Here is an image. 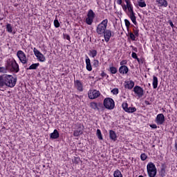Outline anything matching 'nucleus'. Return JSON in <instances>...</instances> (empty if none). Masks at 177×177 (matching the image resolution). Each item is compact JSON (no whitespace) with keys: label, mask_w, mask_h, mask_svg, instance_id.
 Here are the masks:
<instances>
[{"label":"nucleus","mask_w":177,"mask_h":177,"mask_svg":"<svg viewBox=\"0 0 177 177\" xmlns=\"http://www.w3.org/2000/svg\"><path fill=\"white\" fill-rule=\"evenodd\" d=\"M17 78H15L12 75H4V85L8 88H13L16 86Z\"/></svg>","instance_id":"1"},{"label":"nucleus","mask_w":177,"mask_h":177,"mask_svg":"<svg viewBox=\"0 0 177 177\" xmlns=\"http://www.w3.org/2000/svg\"><path fill=\"white\" fill-rule=\"evenodd\" d=\"M125 2L127 5V9L130 13V19L131 21L136 26L138 24V22H136V17L135 16V12H133V6H132V4H131V1L129 0H125Z\"/></svg>","instance_id":"2"},{"label":"nucleus","mask_w":177,"mask_h":177,"mask_svg":"<svg viewBox=\"0 0 177 177\" xmlns=\"http://www.w3.org/2000/svg\"><path fill=\"white\" fill-rule=\"evenodd\" d=\"M109 23V20L104 19L103 20L97 27L96 31L97 33L100 35H103L104 32L106 31V28H107V24Z\"/></svg>","instance_id":"3"},{"label":"nucleus","mask_w":177,"mask_h":177,"mask_svg":"<svg viewBox=\"0 0 177 177\" xmlns=\"http://www.w3.org/2000/svg\"><path fill=\"white\" fill-rule=\"evenodd\" d=\"M147 169L149 177H156V175H157V168L154 163L151 162L148 163Z\"/></svg>","instance_id":"4"},{"label":"nucleus","mask_w":177,"mask_h":177,"mask_svg":"<svg viewBox=\"0 0 177 177\" xmlns=\"http://www.w3.org/2000/svg\"><path fill=\"white\" fill-rule=\"evenodd\" d=\"M104 106L108 110H113L115 107V103L113 98L107 97L104 100Z\"/></svg>","instance_id":"5"},{"label":"nucleus","mask_w":177,"mask_h":177,"mask_svg":"<svg viewBox=\"0 0 177 177\" xmlns=\"http://www.w3.org/2000/svg\"><path fill=\"white\" fill-rule=\"evenodd\" d=\"M17 56L22 64H26V63L28 62V59H27V56H26V54L24 52H23V50H18L17 53Z\"/></svg>","instance_id":"6"},{"label":"nucleus","mask_w":177,"mask_h":177,"mask_svg":"<svg viewBox=\"0 0 177 177\" xmlns=\"http://www.w3.org/2000/svg\"><path fill=\"white\" fill-rule=\"evenodd\" d=\"M9 65L12 67L11 71L12 73H19L20 71V68H19V64L16 62V60L12 59L9 62Z\"/></svg>","instance_id":"7"},{"label":"nucleus","mask_w":177,"mask_h":177,"mask_svg":"<svg viewBox=\"0 0 177 177\" xmlns=\"http://www.w3.org/2000/svg\"><path fill=\"white\" fill-rule=\"evenodd\" d=\"M133 92L137 95L138 97H142L145 95L143 88L139 86H136L133 88Z\"/></svg>","instance_id":"8"},{"label":"nucleus","mask_w":177,"mask_h":177,"mask_svg":"<svg viewBox=\"0 0 177 177\" xmlns=\"http://www.w3.org/2000/svg\"><path fill=\"white\" fill-rule=\"evenodd\" d=\"M156 122L158 125H162L164 122H165V117L164 116V114L160 113L157 115Z\"/></svg>","instance_id":"9"},{"label":"nucleus","mask_w":177,"mask_h":177,"mask_svg":"<svg viewBox=\"0 0 177 177\" xmlns=\"http://www.w3.org/2000/svg\"><path fill=\"white\" fill-rule=\"evenodd\" d=\"M33 52L36 57H37L38 60H39V62L45 61V56H44V55L41 53L39 50H38L37 48H35L33 50Z\"/></svg>","instance_id":"10"},{"label":"nucleus","mask_w":177,"mask_h":177,"mask_svg":"<svg viewBox=\"0 0 177 177\" xmlns=\"http://www.w3.org/2000/svg\"><path fill=\"white\" fill-rule=\"evenodd\" d=\"M90 107L93 109V110H97V111H100V109H103V104L98 102L96 103L95 102H91Z\"/></svg>","instance_id":"11"},{"label":"nucleus","mask_w":177,"mask_h":177,"mask_svg":"<svg viewBox=\"0 0 177 177\" xmlns=\"http://www.w3.org/2000/svg\"><path fill=\"white\" fill-rule=\"evenodd\" d=\"M122 109L126 111V113H135V111H136V108L135 107L128 108V103L127 102L122 104Z\"/></svg>","instance_id":"12"},{"label":"nucleus","mask_w":177,"mask_h":177,"mask_svg":"<svg viewBox=\"0 0 177 177\" xmlns=\"http://www.w3.org/2000/svg\"><path fill=\"white\" fill-rule=\"evenodd\" d=\"M100 96V92L97 90H93L88 93V97L89 99H96Z\"/></svg>","instance_id":"13"},{"label":"nucleus","mask_w":177,"mask_h":177,"mask_svg":"<svg viewBox=\"0 0 177 177\" xmlns=\"http://www.w3.org/2000/svg\"><path fill=\"white\" fill-rule=\"evenodd\" d=\"M103 35L106 42H109V41H110V38H111V30H106Z\"/></svg>","instance_id":"14"},{"label":"nucleus","mask_w":177,"mask_h":177,"mask_svg":"<svg viewBox=\"0 0 177 177\" xmlns=\"http://www.w3.org/2000/svg\"><path fill=\"white\" fill-rule=\"evenodd\" d=\"M75 85L77 91H80V92H82V91H84V88L82 87V83H81V81L78 80H75Z\"/></svg>","instance_id":"15"},{"label":"nucleus","mask_w":177,"mask_h":177,"mask_svg":"<svg viewBox=\"0 0 177 177\" xmlns=\"http://www.w3.org/2000/svg\"><path fill=\"white\" fill-rule=\"evenodd\" d=\"M86 70L88 71H92V65H91V59L88 57V55H86Z\"/></svg>","instance_id":"16"},{"label":"nucleus","mask_w":177,"mask_h":177,"mask_svg":"<svg viewBox=\"0 0 177 177\" xmlns=\"http://www.w3.org/2000/svg\"><path fill=\"white\" fill-rule=\"evenodd\" d=\"M128 71H129V69L128 68V66L125 65L121 66L119 68V73H120V74H127L128 73Z\"/></svg>","instance_id":"17"},{"label":"nucleus","mask_w":177,"mask_h":177,"mask_svg":"<svg viewBox=\"0 0 177 177\" xmlns=\"http://www.w3.org/2000/svg\"><path fill=\"white\" fill-rule=\"evenodd\" d=\"M59 136L57 129H55L53 133L50 134V139H57Z\"/></svg>","instance_id":"18"},{"label":"nucleus","mask_w":177,"mask_h":177,"mask_svg":"<svg viewBox=\"0 0 177 177\" xmlns=\"http://www.w3.org/2000/svg\"><path fill=\"white\" fill-rule=\"evenodd\" d=\"M84 129H81V126L78 127L77 130H75L73 133V136L78 137L80 135H82L84 133Z\"/></svg>","instance_id":"19"},{"label":"nucleus","mask_w":177,"mask_h":177,"mask_svg":"<svg viewBox=\"0 0 177 177\" xmlns=\"http://www.w3.org/2000/svg\"><path fill=\"white\" fill-rule=\"evenodd\" d=\"M109 138L111 140L115 142V140H117V134H115V131L113 130L109 131Z\"/></svg>","instance_id":"20"},{"label":"nucleus","mask_w":177,"mask_h":177,"mask_svg":"<svg viewBox=\"0 0 177 177\" xmlns=\"http://www.w3.org/2000/svg\"><path fill=\"white\" fill-rule=\"evenodd\" d=\"M133 86H135V82H133L132 80L127 82L124 85V88H127V89H132Z\"/></svg>","instance_id":"21"},{"label":"nucleus","mask_w":177,"mask_h":177,"mask_svg":"<svg viewBox=\"0 0 177 177\" xmlns=\"http://www.w3.org/2000/svg\"><path fill=\"white\" fill-rule=\"evenodd\" d=\"M157 86H158V78L157 77H153V89H157Z\"/></svg>","instance_id":"22"},{"label":"nucleus","mask_w":177,"mask_h":177,"mask_svg":"<svg viewBox=\"0 0 177 177\" xmlns=\"http://www.w3.org/2000/svg\"><path fill=\"white\" fill-rule=\"evenodd\" d=\"M5 86V75H0V88Z\"/></svg>","instance_id":"23"},{"label":"nucleus","mask_w":177,"mask_h":177,"mask_svg":"<svg viewBox=\"0 0 177 177\" xmlns=\"http://www.w3.org/2000/svg\"><path fill=\"white\" fill-rule=\"evenodd\" d=\"M39 66V63L37 64H32L31 66H30L27 70H37L38 67Z\"/></svg>","instance_id":"24"},{"label":"nucleus","mask_w":177,"mask_h":177,"mask_svg":"<svg viewBox=\"0 0 177 177\" xmlns=\"http://www.w3.org/2000/svg\"><path fill=\"white\" fill-rule=\"evenodd\" d=\"M157 2H158V3L161 5V6H165V8L168 6V2L167 1V0H158Z\"/></svg>","instance_id":"25"},{"label":"nucleus","mask_w":177,"mask_h":177,"mask_svg":"<svg viewBox=\"0 0 177 177\" xmlns=\"http://www.w3.org/2000/svg\"><path fill=\"white\" fill-rule=\"evenodd\" d=\"M95 18H92L91 17H87L86 19V24H88V26H91L92 23H93V19Z\"/></svg>","instance_id":"26"},{"label":"nucleus","mask_w":177,"mask_h":177,"mask_svg":"<svg viewBox=\"0 0 177 177\" xmlns=\"http://www.w3.org/2000/svg\"><path fill=\"white\" fill-rule=\"evenodd\" d=\"M113 177H122V174H121V171L119 169H117L113 173Z\"/></svg>","instance_id":"27"},{"label":"nucleus","mask_w":177,"mask_h":177,"mask_svg":"<svg viewBox=\"0 0 177 177\" xmlns=\"http://www.w3.org/2000/svg\"><path fill=\"white\" fill-rule=\"evenodd\" d=\"M6 30L8 32H13V27H12V25L10 24H8L6 25Z\"/></svg>","instance_id":"28"},{"label":"nucleus","mask_w":177,"mask_h":177,"mask_svg":"<svg viewBox=\"0 0 177 177\" xmlns=\"http://www.w3.org/2000/svg\"><path fill=\"white\" fill-rule=\"evenodd\" d=\"M138 6H140V8H146V2H145V0H140V1H138Z\"/></svg>","instance_id":"29"},{"label":"nucleus","mask_w":177,"mask_h":177,"mask_svg":"<svg viewBox=\"0 0 177 177\" xmlns=\"http://www.w3.org/2000/svg\"><path fill=\"white\" fill-rule=\"evenodd\" d=\"M97 55V51L96 50H91L89 51V55L92 56L93 57H95Z\"/></svg>","instance_id":"30"},{"label":"nucleus","mask_w":177,"mask_h":177,"mask_svg":"<svg viewBox=\"0 0 177 177\" xmlns=\"http://www.w3.org/2000/svg\"><path fill=\"white\" fill-rule=\"evenodd\" d=\"M87 17H92L95 19V12H93V10H89L87 14Z\"/></svg>","instance_id":"31"},{"label":"nucleus","mask_w":177,"mask_h":177,"mask_svg":"<svg viewBox=\"0 0 177 177\" xmlns=\"http://www.w3.org/2000/svg\"><path fill=\"white\" fill-rule=\"evenodd\" d=\"M97 136L100 140H103V136H102V131L100 129H97Z\"/></svg>","instance_id":"32"},{"label":"nucleus","mask_w":177,"mask_h":177,"mask_svg":"<svg viewBox=\"0 0 177 177\" xmlns=\"http://www.w3.org/2000/svg\"><path fill=\"white\" fill-rule=\"evenodd\" d=\"M109 71H111V74H115L117 73V68L111 66L109 68Z\"/></svg>","instance_id":"33"},{"label":"nucleus","mask_w":177,"mask_h":177,"mask_svg":"<svg viewBox=\"0 0 177 177\" xmlns=\"http://www.w3.org/2000/svg\"><path fill=\"white\" fill-rule=\"evenodd\" d=\"M159 174L160 176H163V177L165 176V168L162 167Z\"/></svg>","instance_id":"34"},{"label":"nucleus","mask_w":177,"mask_h":177,"mask_svg":"<svg viewBox=\"0 0 177 177\" xmlns=\"http://www.w3.org/2000/svg\"><path fill=\"white\" fill-rule=\"evenodd\" d=\"M140 159L142 160V161H146V160H147V156L146 155V153H142L140 156Z\"/></svg>","instance_id":"35"},{"label":"nucleus","mask_w":177,"mask_h":177,"mask_svg":"<svg viewBox=\"0 0 177 177\" xmlns=\"http://www.w3.org/2000/svg\"><path fill=\"white\" fill-rule=\"evenodd\" d=\"M54 26L56 28H59V27H60V23H59V21L57 19H55L54 21Z\"/></svg>","instance_id":"36"},{"label":"nucleus","mask_w":177,"mask_h":177,"mask_svg":"<svg viewBox=\"0 0 177 177\" xmlns=\"http://www.w3.org/2000/svg\"><path fill=\"white\" fill-rule=\"evenodd\" d=\"M124 23H125V26H126L127 28H129V27L131 26V22H129V20L124 19Z\"/></svg>","instance_id":"37"},{"label":"nucleus","mask_w":177,"mask_h":177,"mask_svg":"<svg viewBox=\"0 0 177 177\" xmlns=\"http://www.w3.org/2000/svg\"><path fill=\"white\" fill-rule=\"evenodd\" d=\"M8 71V68L6 67H0V73H6Z\"/></svg>","instance_id":"38"},{"label":"nucleus","mask_w":177,"mask_h":177,"mask_svg":"<svg viewBox=\"0 0 177 177\" xmlns=\"http://www.w3.org/2000/svg\"><path fill=\"white\" fill-rule=\"evenodd\" d=\"M111 93H113V95H118V88H115L111 90Z\"/></svg>","instance_id":"39"},{"label":"nucleus","mask_w":177,"mask_h":177,"mask_svg":"<svg viewBox=\"0 0 177 177\" xmlns=\"http://www.w3.org/2000/svg\"><path fill=\"white\" fill-rule=\"evenodd\" d=\"M129 37L132 41H136V37L133 33L130 32L129 33Z\"/></svg>","instance_id":"40"},{"label":"nucleus","mask_w":177,"mask_h":177,"mask_svg":"<svg viewBox=\"0 0 177 177\" xmlns=\"http://www.w3.org/2000/svg\"><path fill=\"white\" fill-rule=\"evenodd\" d=\"M93 62H93V66H94L95 67H99V61L95 59Z\"/></svg>","instance_id":"41"},{"label":"nucleus","mask_w":177,"mask_h":177,"mask_svg":"<svg viewBox=\"0 0 177 177\" xmlns=\"http://www.w3.org/2000/svg\"><path fill=\"white\" fill-rule=\"evenodd\" d=\"M133 33L136 37H139V30H134Z\"/></svg>","instance_id":"42"},{"label":"nucleus","mask_w":177,"mask_h":177,"mask_svg":"<svg viewBox=\"0 0 177 177\" xmlns=\"http://www.w3.org/2000/svg\"><path fill=\"white\" fill-rule=\"evenodd\" d=\"M131 57H133V59H137L138 58V55L136 54V53H132L131 54Z\"/></svg>","instance_id":"43"},{"label":"nucleus","mask_w":177,"mask_h":177,"mask_svg":"<svg viewBox=\"0 0 177 177\" xmlns=\"http://www.w3.org/2000/svg\"><path fill=\"white\" fill-rule=\"evenodd\" d=\"M122 9L124 12H127V10L128 9V5H124V6H122Z\"/></svg>","instance_id":"44"},{"label":"nucleus","mask_w":177,"mask_h":177,"mask_svg":"<svg viewBox=\"0 0 177 177\" xmlns=\"http://www.w3.org/2000/svg\"><path fill=\"white\" fill-rule=\"evenodd\" d=\"M64 38H66L68 41H70V35L67 34H64Z\"/></svg>","instance_id":"45"},{"label":"nucleus","mask_w":177,"mask_h":177,"mask_svg":"<svg viewBox=\"0 0 177 177\" xmlns=\"http://www.w3.org/2000/svg\"><path fill=\"white\" fill-rule=\"evenodd\" d=\"M150 127L153 129H157V124H151Z\"/></svg>","instance_id":"46"},{"label":"nucleus","mask_w":177,"mask_h":177,"mask_svg":"<svg viewBox=\"0 0 177 177\" xmlns=\"http://www.w3.org/2000/svg\"><path fill=\"white\" fill-rule=\"evenodd\" d=\"M136 60L138 61L139 64H140V63H143V61L142 59H139L138 57L136 59Z\"/></svg>","instance_id":"47"},{"label":"nucleus","mask_w":177,"mask_h":177,"mask_svg":"<svg viewBox=\"0 0 177 177\" xmlns=\"http://www.w3.org/2000/svg\"><path fill=\"white\" fill-rule=\"evenodd\" d=\"M124 64H127V61H122V62H120V65H121V66H124Z\"/></svg>","instance_id":"48"},{"label":"nucleus","mask_w":177,"mask_h":177,"mask_svg":"<svg viewBox=\"0 0 177 177\" xmlns=\"http://www.w3.org/2000/svg\"><path fill=\"white\" fill-rule=\"evenodd\" d=\"M117 3H118V5H122V0H118V1H117Z\"/></svg>","instance_id":"49"},{"label":"nucleus","mask_w":177,"mask_h":177,"mask_svg":"<svg viewBox=\"0 0 177 177\" xmlns=\"http://www.w3.org/2000/svg\"><path fill=\"white\" fill-rule=\"evenodd\" d=\"M169 24H170L171 27L174 28V23L171 20L169 21Z\"/></svg>","instance_id":"50"},{"label":"nucleus","mask_w":177,"mask_h":177,"mask_svg":"<svg viewBox=\"0 0 177 177\" xmlns=\"http://www.w3.org/2000/svg\"><path fill=\"white\" fill-rule=\"evenodd\" d=\"M145 104H147V106L151 104V103H150V102H149V101H147V100H145Z\"/></svg>","instance_id":"51"},{"label":"nucleus","mask_w":177,"mask_h":177,"mask_svg":"<svg viewBox=\"0 0 177 177\" xmlns=\"http://www.w3.org/2000/svg\"><path fill=\"white\" fill-rule=\"evenodd\" d=\"M106 75H107V74H106V73H104V72H102L101 73V77H106Z\"/></svg>","instance_id":"52"},{"label":"nucleus","mask_w":177,"mask_h":177,"mask_svg":"<svg viewBox=\"0 0 177 177\" xmlns=\"http://www.w3.org/2000/svg\"><path fill=\"white\" fill-rule=\"evenodd\" d=\"M133 50L135 51V52H138V48H133Z\"/></svg>","instance_id":"53"},{"label":"nucleus","mask_w":177,"mask_h":177,"mask_svg":"<svg viewBox=\"0 0 177 177\" xmlns=\"http://www.w3.org/2000/svg\"><path fill=\"white\" fill-rule=\"evenodd\" d=\"M175 149L177 150V142L175 143Z\"/></svg>","instance_id":"54"},{"label":"nucleus","mask_w":177,"mask_h":177,"mask_svg":"<svg viewBox=\"0 0 177 177\" xmlns=\"http://www.w3.org/2000/svg\"><path fill=\"white\" fill-rule=\"evenodd\" d=\"M152 147H154V145H153Z\"/></svg>","instance_id":"55"}]
</instances>
